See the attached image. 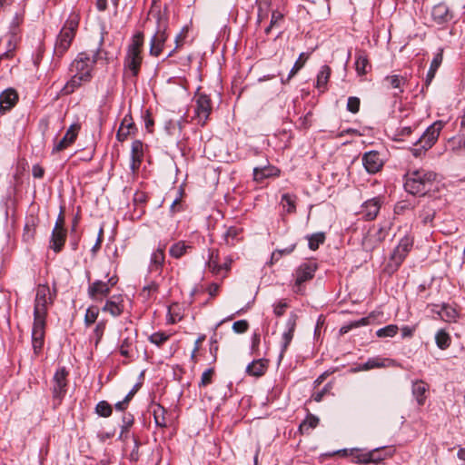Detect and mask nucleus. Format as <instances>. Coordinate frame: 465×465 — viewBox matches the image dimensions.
Listing matches in <instances>:
<instances>
[{
    "instance_id": "nucleus-1",
    "label": "nucleus",
    "mask_w": 465,
    "mask_h": 465,
    "mask_svg": "<svg viewBox=\"0 0 465 465\" xmlns=\"http://www.w3.org/2000/svg\"><path fill=\"white\" fill-rule=\"evenodd\" d=\"M104 29L101 32L98 48L92 54L87 52L79 53L69 66L70 79L60 90L62 96L69 95L83 84L91 82L93 71L98 59L102 58V45L104 41Z\"/></svg>"
},
{
    "instance_id": "nucleus-2",
    "label": "nucleus",
    "mask_w": 465,
    "mask_h": 465,
    "mask_svg": "<svg viewBox=\"0 0 465 465\" xmlns=\"http://www.w3.org/2000/svg\"><path fill=\"white\" fill-rule=\"evenodd\" d=\"M144 35L142 32L136 33L131 44L128 45L126 55L124 60V69L125 74L135 78L143 62L142 49L143 46Z\"/></svg>"
},
{
    "instance_id": "nucleus-3",
    "label": "nucleus",
    "mask_w": 465,
    "mask_h": 465,
    "mask_svg": "<svg viewBox=\"0 0 465 465\" xmlns=\"http://www.w3.org/2000/svg\"><path fill=\"white\" fill-rule=\"evenodd\" d=\"M436 174L424 170L409 172L405 175L404 188L411 194L425 195L432 189Z\"/></svg>"
},
{
    "instance_id": "nucleus-4",
    "label": "nucleus",
    "mask_w": 465,
    "mask_h": 465,
    "mask_svg": "<svg viewBox=\"0 0 465 465\" xmlns=\"http://www.w3.org/2000/svg\"><path fill=\"white\" fill-rule=\"evenodd\" d=\"M79 21V15L74 12H72L65 20L54 45V53L57 57H62L70 48L78 29Z\"/></svg>"
},
{
    "instance_id": "nucleus-5",
    "label": "nucleus",
    "mask_w": 465,
    "mask_h": 465,
    "mask_svg": "<svg viewBox=\"0 0 465 465\" xmlns=\"http://www.w3.org/2000/svg\"><path fill=\"white\" fill-rule=\"evenodd\" d=\"M56 292H51L47 284H39L34 302V322H46L48 308L54 303Z\"/></svg>"
},
{
    "instance_id": "nucleus-6",
    "label": "nucleus",
    "mask_w": 465,
    "mask_h": 465,
    "mask_svg": "<svg viewBox=\"0 0 465 465\" xmlns=\"http://www.w3.org/2000/svg\"><path fill=\"white\" fill-rule=\"evenodd\" d=\"M412 245V238L410 236H404L401 238L390 255L389 261L384 267V271L389 274H392L398 271L408 253L411 252Z\"/></svg>"
},
{
    "instance_id": "nucleus-7",
    "label": "nucleus",
    "mask_w": 465,
    "mask_h": 465,
    "mask_svg": "<svg viewBox=\"0 0 465 465\" xmlns=\"http://www.w3.org/2000/svg\"><path fill=\"white\" fill-rule=\"evenodd\" d=\"M317 268L316 262L312 261L305 262L297 267L293 273L295 279L293 291L296 293H302V284L314 277Z\"/></svg>"
},
{
    "instance_id": "nucleus-8",
    "label": "nucleus",
    "mask_w": 465,
    "mask_h": 465,
    "mask_svg": "<svg viewBox=\"0 0 465 465\" xmlns=\"http://www.w3.org/2000/svg\"><path fill=\"white\" fill-rule=\"evenodd\" d=\"M117 282L118 277L116 275L110 277L107 282L94 281L88 287L89 298L95 302H102L110 293L111 288L116 285Z\"/></svg>"
},
{
    "instance_id": "nucleus-9",
    "label": "nucleus",
    "mask_w": 465,
    "mask_h": 465,
    "mask_svg": "<svg viewBox=\"0 0 465 465\" xmlns=\"http://www.w3.org/2000/svg\"><path fill=\"white\" fill-rule=\"evenodd\" d=\"M390 231L389 226H373L370 229L367 234L364 236L362 240V247L367 252L373 251L376 247H378L388 236Z\"/></svg>"
},
{
    "instance_id": "nucleus-10",
    "label": "nucleus",
    "mask_w": 465,
    "mask_h": 465,
    "mask_svg": "<svg viewBox=\"0 0 465 465\" xmlns=\"http://www.w3.org/2000/svg\"><path fill=\"white\" fill-rule=\"evenodd\" d=\"M68 371L64 367L59 368L53 378V398L54 405H59L66 393Z\"/></svg>"
},
{
    "instance_id": "nucleus-11",
    "label": "nucleus",
    "mask_w": 465,
    "mask_h": 465,
    "mask_svg": "<svg viewBox=\"0 0 465 465\" xmlns=\"http://www.w3.org/2000/svg\"><path fill=\"white\" fill-rule=\"evenodd\" d=\"M195 102V117L202 125L205 124L212 112L213 106L210 97L202 93H196L194 98Z\"/></svg>"
},
{
    "instance_id": "nucleus-12",
    "label": "nucleus",
    "mask_w": 465,
    "mask_h": 465,
    "mask_svg": "<svg viewBox=\"0 0 465 465\" xmlns=\"http://www.w3.org/2000/svg\"><path fill=\"white\" fill-rule=\"evenodd\" d=\"M435 125L436 123H433L414 143V147L411 149V152L415 157L420 156L435 144L436 138L433 135Z\"/></svg>"
},
{
    "instance_id": "nucleus-13",
    "label": "nucleus",
    "mask_w": 465,
    "mask_h": 465,
    "mask_svg": "<svg viewBox=\"0 0 465 465\" xmlns=\"http://www.w3.org/2000/svg\"><path fill=\"white\" fill-rule=\"evenodd\" d=\"M168 39V34L166 32V26L159 24L157 31L152 36L150 41V54L152 56L158 57L163 48V45Z\"/></svg>"
},
{
    "instance_id": "nucleus-14",
    "label": "nucleus",
    "mask_w": 465,
    "mask_h": 465,
    "mask_svg": "<svg viewBox=\"0 0 465 465\" xmlns=\"http://www.w3.org/2000/svg\"><path fill=\"white\" fill-rule=\"evenodd\" d=\"M362 164L369 173H378L384 162L378 151H369L362 155Z\"/></svg>"
},
{
    "instance_id": "nucleus-15",
    "label": "nucleus",
    "mask_w": 465,
    "mask_h": 465,
    "mask_svg": "<svg viewBox=\"0 0 465 465\" xmlns=\"http://www.w3.org/2000/svg\"><path fill=\"white\" fill-rule=\"evenodd\" d=\"M381 203V197L380 196L365 201L361 204V210L363 218L367 221L374 220L380 212Z\"/></svg>"
},
{
    "instance_id": "nucleus-16",
    "label": "nucleus",
    "mask_w": 465,
    "mask_h": 465,
    "mask_svg": "<svg viewBox=\"0 0 465 465\" xmlns=\"http://www.w3.org/2000/svg\"><path fill=\"white\" fill-rule=\"evenodd\" d=\"M45 326H46V322H33L32 345H33L34 352L35 354H38L44 346Z\"/></svg>"
},
{
    "instance_id": "nucleus-17",
    "label": "nucleus",
    "mask_w": 465,
    "mask_h": 465,
    "mask_svg": "<svg viewBox=\"0 0 465 465\" xmlns=\"http://www.w3.org/2000/svg\"><path fill=\"white\" fill-rule=\"evenodd\" d=\"M297 315L291 313L286 322V331L282 333V350L280 353V359L282 358L283 353L287 351L294 334V331L297 323Z\"/></svg>"
},
{
    "instance_id": "nucleus-18",
    "label": "nucleus",
    "mask_w": 465,
    "mask_h": 465,
    "mask_svg": "<svg viewBox=\"0 0 465 465\" xmlns=\"http://www.w3.org/2000/svg\"><path fill=\"white\" fill-rule=\"evenodd\" d=\"M80 126L78 124H72L64 137L54 144L53 153L61 152L70 146L75 141Z\"/></svg>"
},
{
    "instance_id": "nucleus-19",
    "label": "nucleus",
    "mask_w": 465,
    "mask_h": 465,
    "mask_svg": "<svg viewBox=\"0 0 465 465\" xmlns=\"http://www.w3.org/2000/svg\"><path fill=\"white\" fill-rule=\"evenodd\" d=\"M18 94L13 88L3 91L0 94V112L5 114L10 111L17 103Z\"/></svg>"
},
{
    "instance_id": "nucleus-20",
    "label": "nucleus",
    "mask_w": 465,
    "mask_h": 465,
    "mask_svg": "<svg viewBox=\"0 0 465 465\" xmlns=\"http://www.w3.org/2000/svg\"><path fill=\"white\" fill-rule=\"evenodd\" d=\"M143 143L140 140H134L131 146V164L130 168L133 173H135L139 168L143 159Z\"/></svg>"
},
{
    "instance_id": "nucleus-21",
    "label": "nucleus",
    "mask_w": 465,
    "mask_h": 465,
    "mask_svg": "<svg viewBox=\"0 0 465 465\" xmlns=\"http://www.w3.org/2000/svg\"><path fill=\"white\" fill-rule=\"evenodd\" d=\"M124 299L122 295H114L105 302L102 311L108 312L113 317L120 316L124 312Z\"/></svg>"
},
{
    "instance_id": "nucleus-22",
    "label": "nucleus",
    "mask_w": 465,
    "mask_h": 465,
    "mask_svg": "<svg viewBox=\"0 0 465 465\" xmlns=\"http://www.w3.org/2000/svg\"><path fill=\"white\" fill-rule=\"evenodd\" d=\"M446 151L455 153H462L465 152V131L460 132L448 139L445 144Z\"/></svg>"
},
{
    "instance_id": "nucleus-23",
    "label": "nucleus",
    "mask_w": 465,
    "mask_h": 465,
    "mask_svg": "<svg viewBox=\"0 0 465 465\" xmlns=\"http://www.w3.org/2000/svg\"><path fill=\"white\" fill-rule=\"evenodd\" d=\"M135 130V125L130 114H126L121 122L119 129L116 133V139L124 142Z\"/></svg>"
},
{
    "instance_id": "nucleus-24",
    "label": "nucleus",
    "mask_w": 465,
    "mask_h": 465,
    "mask_svg": "<svg viewBox=\"0 0 465 465\" xmlns=\"http://www.w3.org/2000/svg\"><path fill=\"white\" fill-rule=\"evenodd\" d=\"M66 229H53L49 247L54 252H60L66 241Z\"/></svg>"
},
{
    "instance_id": "nucleus-25",
    "label": "nucleus",
    "mask_w": 465,
    "mask_h": 465,
    "mask_svg": "<svg viewBox=\"0 0 465 465\" xmlns=\"http://www.w3.org/2000/svg\"><path fill=\"white\" fill-rule=\"evenodd\" d=\"M268 369V361L265 359L254 360L246 367V373L253 377L262 376Z\"/></svg>"
},
{
    "instance_id": "nucleus-26",
    "label": "nucleus",
    "mask_w": 465,
    "mask_h": 465,
    "mask_svg": "<svg viewBox=\"0 0 465 465\" xmlns=\"http://www.w3.org/2000/svg\"><path fill=\"white\" fill-rule=\"evenodd\" d=\"M383 84L391 89H395L393 95L398 96L403 93V86L406 84V79L403 76L397 74L388 75L384 78Z\"/></svg>"
},
{
    "instance_id": "nucleus-27",
    "label": "nucleus",
    "mask_w": 465,
    "mask_h": 465,
    "mask_svg": "<svg viewBox=\"0 0 465 465\" xmlns=\"http://www.w3.org/2000/svg\"><path fill=\"white\" fill-rule=\"evenodd\" d=\"M164 249L159 247L151 254L149 270L151 272H158L161 273L164 263Z\"/></svg>"
},
{
    "instance_id": "nucleus-28",
    "label": "nucleus",
    "mask_w": 465,
    "mask_h": 465,
    "mask_svg": "<svg viewBox=\"0 0 465 465\" xmlns=\"http://www.w3.org/2000/svg\"><path fill=\"white\" fill-rule=\"evenodd\" d=\"M37 226V219L34 216H31L26 219L25 224L24 226L23 232V240L25 242H31L35 239V231Z\"/></svg>"
},
{
    "instance_id": "nucleus-29",
    "label": "nucleus",
    "mask_w": 465,
    "mask_h": 465,
    "mask_svg": "<svg viewBox=\"0 0 465 465\" xmlns=\"http://www.w3.org/2000/svg\"><path fill=\"white\" fill-rule=\"evenodd\" d=\"M284 23V15L279 10H273L271 15L270 24L264 28V34L269 35L272 29H281Z\"/></svg>"
},
{
    "instance_id": "nucleus-30",
    "label": "nucleus",
    "mask_w": 465,
    "mask_h": 465,
    "mask_svg": "<svg viewBox=\"0 0 465 465\" xmlns=\"http://www.w3.org/2000/svg\"><path fill=\"white\" fill-rule=\"evenodd\" d=\"M242 229L236 226H231L223 233V241L227 245L233 246L240 241V235Z\"/></svg>"
},
{
    "instance_id": "nucleus-31",
    "label": "nucleus",
    "mask_w": 465,
    "mask_h": 465,
    "mask_svg": "<svg viewBox=\"0 0 465 465\" xmlns=\"http://www.w3.org/2000/svg\"><path fill=\"white\" fill-rule=\"evenodd\" d=\"M152 408L156 426L165 428L167 426L166 410L160 404H154Z\"/></svg>"
},
{
    "instance_id": "nucleus-32",
    "label": "nucleus",
    "mask_w": 465,
    "mask_h": 465,
    "mask_svg": "<svg viewBox=\"0 0 465 465\" xmlns=\"http://www.w3.org/2000/svg\"><path fill=\"white\" fill-rule=\"evenodd\" d=\"M331 75V68L328 65H322L317 74L316 88L324 92Z\"/></svg>"
},
{
    "instance_id": "nucleus-33",
    "label": "nucleus",
    "mask_w": 465,
    "mask_h": 465,
    "mask_svg": "<svg viewBox=\"0 0 465 465\" xmlns=\"http://www.w3.org/2000/svg\"><path fill=\"white\" fill-rule=\"evenodd\" d=\"M371 68L367 55L363 52L356 54L355 69L359 75H365Z\"/></svg>"
},
{
    "instance_id": "nucleus-34",
    "label": "nucleus",
    "mask_w": 465,
    "mask_h": 465,
    "mask_svg": "<svg viewBox=\"0 0 465 465\" xmlns=\"http://www.w3.org/2000/svg\"><path fill=\"white\" fill-rule=\"evenodd\" d=\"M427 384L421 381H417L412 384V394L416 398L418 404L422 405L426 399Z\"/></svg>"
},
{
    "instance_id": "nucleus-35",
    "label": "nucleus",
    "mask_w": 465,
    "mask_h": 465,
    "mask_svg": "<svg viewBox=\"0 0 465 465\" xmlns=\"http://www.w3.org/2000/svg\"><path fill=\"white\" fill-rule=\"evenodd\" d=\"M309 57V53L300 54L298 59L296 60L292 68L291 69L286 80H282V84L288 83L303 67Z\"/></svg>"
},
{
    "instance_id": "nucleus-36",
    "label": "nucleus",
    "mask_w": 465,
    "mask_h": 465,
    "mask_svg": "<svg viewBox=\"0 0 465 465\" xmlns=\"http://www.w3.org/2000/svg\"><path fill=\"white\" fill-rule=\"evenodd\" d=\"M297 196L292 193H283L281 198V204L288 213L296 212Z\"/></svg>"
},
{
    "instance_id": "nucleus-37",
    "label": "nucleus",
    "mask_w": 465,
    "mask_h": 465,
    "mask_svg": "<svg viewBox=\"0 0 465 465\" xmlns=\"http://www.w3.org/2000/svg\"><path fill=\"white\" fill-rule=\"evenodd\" d=\"M24 23V11L20 10L15 14L13 16L10 25L8 35L18 36L20 34V26Z\"/></svg>"
},
{
    "instance_id": "nucleus-38",
    "label": "nucleus",
    "mask_w": 465,
    "mask_h": 465,
    "mask_svg": "<svg viewBox=\"0 0 465 465\" xmlns=\"http://www.w3.org/2000/svg\"><path fill=\"white\" fill-rule=\"evenodd\" d=\"M438 315L446 322H453L458 317V312L454 306L443 303Z\"/></svg>"
},
{
    "instance_id": "nucleus-39",
    "label": "nucleus",
    "mask_w": 465,
    "mask_h": 465,
    "mask_svg": "<svg viewBox=\"0 0 465 465\" xmlns=\"http://www.w3.org/2000/svg\"><path fill=\"white\" fill-rule=\"evenodd\" d=\"M319 423V418L312 415L308 414L306 419L300 424L299 430L301 433H309L312 429L316 428Z\"/></svg>"
},
{
    "instance_id": "nucleus-40",
    "label": "nucleus",
    "mask_w": 465,
    "mask_h": 465,
    "mask_svg": "<svg viewBox=\"0 0 465 465\" xmlns=\"http://www.w3.org/2000/svg\"><path fill=\"white\" fill-rule=\"evenodd\" d=\"M189 248H191L190 245H186L184 242L180 241L170 247L169 252L172 257L179 259L186 253Z\"/></svg>"
},
{
    "instance_id": "nucleus-41",
    "label": "nucleus",
    "mask_w": 465,
    "mask_h": 465,
    "mask_svg": "<svg viewBox=\"0 0 465 465\" xmlns=\"http://www.w3.org/2000/svg\"><path fill=\"white\" fill-rule=\"evenodd\" d=\"M453 18L449 7L445 4H438V25L448 23Z\"/></svg>"
},
{
    "instance_id": "nucleus-42",
    "label": "nucleus",
    "mask_w": 465,
    "mask_h": 465,
    "mask_svg": "<svg viewBox=\"0 0 465 465\" xmlns=\"http://www.w3.org/2000/svg\"><path fill=\"white\" fill-rule=\"evenodd\" d=\"M271 2L272 0H256V4L258 5L257 22L259 24L267 17L271 6Z\"/></svg>"
},
{
    "instance_id": "nucleus-43",
    "label": "nucleus",
    "mask_w": 465,
    "mask_h": 465,
    "mask_svg": "<svg viewBox=\"0 0 465 465\" xmlns=\"http://www.w3.org/2000/svg\"><path fill=\"white\" fill-rule=\"evenodd\" d=\"M188 33L189 27L187 25L183 26L180 33L175 36V48L169 53L168 56H172L177 49H180L184 45Z\"/></svg>"
},
{
    "instance_id": "nucleus-44",
    "label": "nucleus",
    "mask_w": 465,
    "mask_h": 465,
    "mask_svg": "<svg viewBox=\"0 0 465 465\" xmlns=\"http://www.w3.org/2000/svg\"><path fill=\"white\" fill-rule=\"evenodd\" d=\"M388 361L387 359L380 358V357H373L368 359L366 362H364L361 366V370L368 371L374 368H382L385 367V361Z\"/></svg>"
},
{
    "instance_id": "nucleus-45",
    "label": "nucleus",
    "mask_w": 465,
    "mask_h": 465,
    "mask_svg": "<svg viewBox=\"0 0 465 465\" xmlns=\"http://www.w3.org/2000/svg\"><path fill=\"white\" fill-rule=\"evenodd\" d=\"M325 241V235L323 232H317L308 236V245L312 251L319 248L320 244H322Z\"/></svg>"
},
{
    "instance_id": "nucleus-46",
    "label": "nucleus",
    "mask_w": 465,
    "mask_h": 465,
    "mask_svg": "<svg viewBox=\"0 0 465 465\" xmlns=\"http://www.w3.org/2000/svg\"><path fill=\"white\" fill-rule=\"evenodd\" d=\"M95 412L101 417L108 418L112 415L113 408L106 401H101L95 406Z\"/></svg>"
},
{
    "instance_id": "nucleus-47",
    "label": "nucleus",
    "mask_w": 465,
    "mask_h": 465,
    "mask_svg": "<svg viewBox=\"0 0 465 465\" xmlns=\"http://www.w3.org/2000/svg\"><path fill=\"white\" fill-rule=\"evenodd\" d=\"M399 328L395 324H390L376 331L379 338L394 337L398 333Z\"/></svg>"
},
{
    "instance_id": "nucleus-48",
    "label": "nucleus",
    "mask_w": 465,
    "mask_h": 465,
    "mask_svg": "<svg viewBox=\"0 0 465 465\" xmlns=\"http://www.w3.org/2000/svg\"><path fill=\"white\" fill-rule=\"evenodd\" d=\"M99 315V309L95 306H90L84 315V323L86 326H90L94 323Z\"/></svg>"
},
{
    "instance_id": "nucleus-49",
    "label": "nucleus",
    "mask_w": 465,
    "mask_h": 465,
    "mask_svg": "<svg viewBox=\"0 0 465 465\" xmlns=\"http://www.w3.org/2000/svg\"><path fill=\"white\" fill-rule=\"evenodd\" d=\"M450 344V337L444 330L438 331V348L444 350Z\"/></svg>"
},
{
    "instance_id": "nucleus-50",
    "label": "nucleus",
    "mask_w": 465,
    "mask_h": 465,
    "mask_svg": "<svg viewBox=\"0 0 465 465\" xmlns=\"http://www.w3.org/2000/svg\"><path fill=\"white\" fill-rule=\"evenodd\" d=\"M168 339L169 335L161 331L154 332L149 336L150 342L155 344L156 346H161Z\"/></svg>"
},
{
    "instance_id": "nucleus-51",
    "label": "nucleus",
    "mask_w": 465,
    "mask_h": 465,
    "mask_svg": "<svg viewBox=\"0 0 465 465\" xmlns=\"http://www.w3.org/2000/svg\"><path fill=\"white\" fill-rule=\"evenodd\" d=\"M214 374V370L213 368H209L205 370L201 377V380L199 381V387H206L207 385L211 384L213 381V376Z\"/></svg>"
},
{
    "instance_id": "nucleus-52",
    "label": "nucleus",
    "mask_w": 465,
    "mask_h": 465,
    "mask_svg": "<svg viewBox=\"0 0 465 465\" xmlns=\"http://www.w3.org/2000/svg\"><path fill=\"white\" fill-rule=\"evenodd\" d=\"M289 307V304L284 300H280L273 304V313L277 317H281L285 313L286 309Z\"/></svg>"
},
{
    "instance_id": "nucleus-53",
    "label": "nucleus",
    "mask_w": 465,
    "mask_h": 465,
    "mask_svg": "<svg viewBox=\"0 0 465 465\" xmlns=\"http://www.w3.org/2000/svg\"><path fill=\"white\" fill-rule=\"evenodd\" d=\"M158 283H156L155 282H152L143 288L142 295L145 298H150L153 294L158 292Z\"/></svg>"
},
{
    "instance_id": "nucleus-54",
    "label": "nucleus",
    "mask_w": 465,
    "mask_h": 465,
    "mask_svg": "<svg viewBox=\"0 0 465 465\" xmlns=\"http://www.w3.org/2000/svg\"><path fill=\"white\" fill-rule=\"evenodd\" d=\"M132 344H133V341L131 339L126 338V339L123 340V341L120 345V348H119V351H120V353L122 356H124L125 358L131 357L130 348L132 347Z\"/></svg>"
},
{
    "instance_id": "nucleus-55",
    "label": "nucleus",
    "mask_w": 465,
    "mask_h": 465,
    "mask_svg": "<svg viewBox=\"0 0 465 465\" xmlns=\"http://www.w3.org/2000/svg\"><path fill=\"white\" fill-rule=\"evenodd\" d=\"M360 99L355 96H351L348 98L347 102V110L352 114H356L360 110Z\"/></svg>"
},
{
    "instance_id": "nucleus-56",
    "label": "nucleus",
    "mask_w": 465,
    "mask_h": 465,
    "mask_svg": "<svg viewBox=\"0 0 465 465\" xmlns=\"http://www.w3.org/2000/svg\"><path fill=\"white\" fill-rule=\"evenodd\" d=\"M386 451L384 448H377L371 450V453H373V457H371V462H382V460L387 457L391 456V451L389 453L381 454V452Z\"/></svg>"
},
{
    "instance_id": "nucleus-57",
    "label": "nucleus",
    "mask_w": 465,
    "mask_h": 465,
    "mask_svg": "<svg viewBox=\"0 0 465 465\" xmlns=\"http://www.w3.org/2000/svg\"><path fill=\"white\" fill-rule=\"evenodd\" d=\"M249 328V323L246 320H240L234 322L232 324V330L236 333H244Z\"/></svg>"
},
{
    "instance_id": "nucleus-58",
    "label": "nucleus",
    "mask_w": 465,
    "mask_h": 465,
    "mask_svg": "<svg viewBox=\"0 0 465 465\" xmlns=\"http://www.w3.org/2000/svg\"><path fill=\"white\" fill-rule=\"evenodd\" d=\"M104 330H105V322H99L94 330V334L96 338L95 344H98L100 342V341L102 340Z\"/></svg>"
},
{
    "instance_id": "nucleus-59",
    "label": "nucleus",
    "mask_w": 465,
    "mask_h": 465,
    "mask_svg": "<svg viewBox=\"0 0 465 465\" xmlns=\"http://www.w3.org/2000/svg\"><path fill=\"white\" fill-rule=\"evenodd\" d=\"M209 260L207 262V268L215 267L219 264V252L217 250H210Z\"/></svg>"
},
{
    "instance_id": "nucleus-60",
    "label": "nucleus",
    "mask_w": 465,
    "mask_h": 465,
    "mask_svg": "<svg viewBox=\"0 0 465 465\" xmlns=\"http://www.w3.org/2000/svg\"><path fill=\"white\" fill-rule=\"evenodd\" d=\"M435 72H436V56L433 57L431 60L430 68L427 77H426V85H429L431 83V81L434 77Z\"/></svg>"
},
{
    "instance_id": "nucleus-61",
    "label": "nucleus",
    "mask_w": 465,
    "mask_h": 465,
    "mask_svg": "<svg viewBox=\"0 0 465 465\" xmlns=\"http://www.w3.org/2000/svg\"><path fill=\"white\" fill-rule=\"evenodd\" d=\"M134 417L132 414H124L123 416V425L122 427L124 428V430H128L130 429V427L134 424Z\"/></svg>"
},
{
    "instance_id": "nucleus-62",
    "label": "nucleus",
    "mask_w": 465,
    "mask_h": 465,
    "mask_svg": "<svg viewBox=\"0 0 465 465\" xmlns=\"http://www.w3.org/2000/svg\"><path fill=\"white\" fill-rule=\"evenodd\" d=\"M270 177V173H264L259 167L253 169V178L257 182L262 181L264 178Z\"/></svg>"
},
{
    "instance_id": "nucleus-63",
    "label": "nucleus",
    "mask_w": 465,
    "mask_h": 465,
    "mask_svg": "<svg viewBox=\"0 0 465 465\" xmlns=\"http://www.w3.org/2000/svg\"><path fill=\"white\" fill-rule=\"evenodd\" d=\"M18 42V36L9 35V39L6 45V50L15 52Z\"/></svg>"
},
{
    "instance_id": "nucleus-64",
    "label": "nucleus",
    "mask_w": 465,
    "mask_h": 465,
    "mask_svg": "<svg viewBox=\"0 0 465 465\" xmlns=\"http://www.w3.org/2000/svg\"><path fill=\"white\" fill-rule=\"evenodd\" d=\"M261 342V335L258 332H254L252 336V351H256L259 349Z\"/></svg>"
}]
</instances>
